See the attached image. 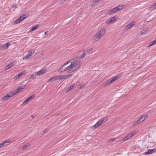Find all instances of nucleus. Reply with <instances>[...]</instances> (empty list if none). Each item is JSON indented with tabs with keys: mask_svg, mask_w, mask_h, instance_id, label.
I'll list each match as a JSON object with an SVG mask.
<instances>
[{
	"mask_svg": "<svg viewBox=\"0 0 156 156\" xmlns=\"http://www.w3.org/2000/svg\"><path fill=\"white\" fill-rule=\"evenodd\" d=\"M66 75V77H67V78H69V77H71L73 75V74H67V75Z\"/></svg>",
	"mask_w": 156,
	"mask_h": 156,
	"instance_id": "nucleus-45",
	"label": "nucleus"
},
{
	"mask_svg": "<svg viewBox=\"0 0 156 156\" xmlns=\"http://www.w3.org/2000/svg\"><path fill=\"white\" fill-rule=\"evenodd\" d=\"M51 80L55 81V79L54 76L51 77L48 81V82H49Z\"/></svg>",
	"mask_w": 156,
	"mask_h": 156,
	"instance_id": "nucleus-41",
	"label": "nucleus"
},
{
	"mask_svg": "<svg viewBox=\"0 0 156 156\" xmlns=\"http://www.w3.org/2000/svg\"><path fill=\"white\" fill-rule=\"evenodd\" d=\"M29 16V14L28 13H26L25 14L23 15L22 16L19 17L15 21V24H17L25 19L27 18Z\"/></svg>",
	"mask_w": 156,
	"mask_h": 156,
	"instance_id": "nucleus-2",
	"label": "nucleus"
},
{
	"mask_svg": "<svg viewBox=\"0 0 156 156\" xmlns=\"http://www.w3.org/2000/svg\"><path fill=\"white\" fill-rule=\"evenodd\" d=\"M73 66V65L72 64H70L69 66V67L68 68L67 72L69 73H71L76 70V69Z\"/></svg>",
	"mask_w": 156,
	"mask_h": 156,
	"instance_id": "nucleus-7",
	"label": "nucleus"
},
{
	"mask_svg": "<svg viewBox=\"0 0 156 156\" xmlns=\"http://www.w3.org/2000/svg\"><path fill=\"white\" fill-rule=\"evenodd\" d=\"M108 120L107 117H104L99 120L95 124L91 127L92 129H95L97 128L101 125L103 122H105Z\"/></svg>",
	"mask_w": 156,
	"mask_h": 156,
	"instance_id": "nucleus-1",
	"label": "nucleus"
},
{
	"mask_svg": "<svg viewBox=\"0 0 156 156\" xmlns=\"http://www.w3.org/2000/svg\"><path fill=\"white\" fill-rule=\"evenodd\" d=\"M58 72L59 73H61L62 72L66 70V68H65L63 65L60 67L58 70Z\"/></svg>",
	"mask_w": 156,
	"mask_h": 156,
	"instance_id": "nucleus-18",
	"label": "nucleus"
},
{
	"mask_svg": "<svg viewBox=\"0 0 156 156\" xmlns=\"http://www.w3.org/2000/svg\"><path fill=\"white\" fill-rule=\"evenodd\" d=\"M12 8H16V5H14L12 6Z\"/></svg>",
	"mask_w": 156,
	"mask_h": 156,
	"instance_id": "nucleus-52",
	"label": "nucleus"
},
{
	"mask_svg": "<svg viewBox=\"0 0 156 156\" xmlns=\"http://www.w3.org/2000/svg\"><path fill=\"white\" fill-rule=\"evenodd\" d=\"M95 3H96L97 4V3H98L99 2V0H95L94 1Z\"/></svg>",
	"mask_w": 156,
	"mask_h": 156,
	"instance_id": "nucleus-50",
	"label": "nucleus"
},
{
	"mask_svg": "<svg viewBox=\"0 0 156 156\" xmlns=\"http://www.w3.org/2000/svg\"><path fill=\"white\" fill-rule=\"evenodd\" d=\"M74 84L71 85L70 86V87L67 89V91H66V93L69 90H72V89H73L74 87Z\"/></svg>",
	"mask_w": 156,
	"mask_h": 156,
	"instance_id": "nucleus-36",
	"label": "nucleus"
},
{
	"mask_svg": "<svg viewBox=\"0 0 156 156\" xmlns=\"http://www.w3.org/2000/svg\"><path fill=\"white\" fill-rule=\"evenodd\" d=\"M10 45L11 43L10 42H8L5 44H3L4 48L5 49H7Z\"/></svg>",
	"mask_w": 156,
	"mask_h": 156,
	"instance_id": "nucleus-25",
	"label": "nucleus"
},
{
	"mask_svg": "<svg viewBox=\"0 0 156 156\" xmlns=\"http://www.w3.org/2000/svg\"><path fill=\"white\" fill-rule=\"evenodd\" d=\"M93 48H88L87 50L84 49V51H85L87 54L89 55V54L92 53V52L93 50Z\"/></svg>",
	"mask_w": 156,
	"mask_h": 156,
	"instance_id": "nucleus-22",
	"label": "nucleus"
},
{
	"mask_svg": "<svg viewBox=\"0 0 156 156\" xmlns=\"http://www.w3.org/2000/svg\"><path fill=\"white\" fill-rule=\"evenodd\" d=\"M36 77V74H32L29 77V79H34Z\"/></svg>",
	"mask_w": 156,
	"mask_h": 156,
	"instance_id": "nucleus-38",
	"label": "nucleus"
},
{
	"mask_svg": "<svg viewBox=\"0 0 156 156\" xmlns=\"http://www.w3.org/2000/svg\"><path fill=\"white\" fill-rule=\"evenodd\" d=\"M115 138H111L109 140V141H115Z\"/></svg>",
	"mask_w": 156,
	"mask_h": 156,
	"instance_id": "nucleus-49",
	"label": "nucleus"
},
{
	"mask_svg": "<svg viewBox=\"0 0 156 156\" xmlns=\"http://www.w3.org/2000/svg\"><path fill=\"white\" fill-rule=\"evenodd\" d=\"M30 145L29 143H27V144L24 145L22 147V150H25L28 148L29 146Z\"/></svg>",
	"mask_w": 156,
	"mask_h": 156,
	"instance_id": "nucleus-29",
	"label": "nucleus"
},
{
	"mask_svg": "<svg viewBox=\"0 0 156 156\" xmlns=\"http://www.w3.org/2000/svg\"><path fill=\"white\" fill-rule=\"evenodd\" d=\"M54 77L55 79V81L57 80H61V78H62L61 77V76L60 75L55 76H54Z\"/></svg>",
	"mask_w": 156,
	"mask_h": 156,
	"instance_id": "nucleus-33",
	"label": "nucleus"
},
{
	"mask_svg": "<svg viewBox=\"0 0 156 156\" xmlns=\"http://www.w3.org/2000/svg\"><path fill=\"white\" fill-rule=\"evenodd\" d=\"M61 75V79H66V78H67V77H66V75Z\"/></svg>",
	"mask_w": 156,
	"mask_h": 156,
	"instance_id": "nucleus-42",
	"label": "nucleus"
},
{
	"mask_svg": "<svg viewBox=\"0 0 156 156\" xmlns=\"http://www.w3.org/2000/svg\"><path fill=\"white\" fill-rule=\"evenodd\" d=\"M105 33V28H103L98 33L102 37Z\"/></svg>",
	"mask_w": 156,
	"mask_h": 156,
	"instance_id": "nucleus-16",
	"label": "nucleus"
},
{
	"mask_svg": "<svg viewBox=\"0 0 156 156\" xmlns=\"http://www.w3.org/2000/svg\"><path fill=\"white\" fill-rule=\"evenodd\" d=\"M117 12V10L115 9V8H113V9L110 10L108 12V14L111 15L113 13H114Z\"/></svg>",
	"mask_w": 156,
	"mask_h": 156,
	"instance_id": "nucleus-24",
	"label": "nucleus"
},
{
	"mask_svg": "<svg viewBox=\"0 0 156 156\" xmlns=\"http://www.w3.org/2000/svg\"><path fill=\"white\" fill-rule=\"evenodd\" d=\"M13 93L11 92H10L8 93L6 95L4 96L2 98V101H6L9 99L11 97H12L14 95V94H13Z\"/></svg>",
	"mask_w": 156,
	"mask_h": 156,
	"instance_id": "nucleus-3",
	"label": "nucleus"
},
{
	"mask_svg": "<svg viewBox=\"0 0 156 156\" xmlns=\"http://www.w3.org/2000/svg\"><path fill=\"white\" fill-rule=\"evenodd\" d=\"M48 31H46L44 32V34H47V33H48Z\"/></svg>",
	"mask_w": 156,
	"mask_h": 156,
	"instance_id": "nucleus-53",
	"label": "nucleus"
},
{
	"mask_svg": "<svg viewBox=\"0 0 156 156\" xmlns=\"http://www.w3.org/2000/svg\"><path fill=\"white\" fill-rule=\"evenodd\" d=\"M16 64V62H13L9 64L5 68V70H6L9 69L11 68L13 66H14Z\"/></svg>",
	"mask_w": 156,
	"mask_h": 156,
	"instance_id": "nucleus-14",
	"label": "nucleus"
},
{
	"mask_svg": "<svg viewBox=\"0 0 156 156\" xmlns=\"http://www.w3.org/2000/svg\"><path fill=\"white\" fill-rule=\"evenodd\" d=\"M83 53L80 55V56L78 57L79 58V59H80L81 58H83L85 57L86 54H87L86 52L84 51V50L83 51Z\"/></svg>",
	"mask_w": 156,
	"mask_h": 156,
	"instance_id": "nucleus-26",
	"label": "nucleus"
},
{
	"mask_svg": "<svg viewBox=\"0 0 156 156\" xmlns=\"http://www.w3.org/2000/svg\"><path fill=\"white\" fill-rule=\"evenodd\" d=\"M147 117V115H144L141 116L140 118L141 119V120H142V122L144 121Z\"/></svg>",
	"mask_w": 156,
	"mask_h": 156,
	"instance_id": "nucleus-34",
	"label": "nucleus"
},
{
	"mask_svg": "<svg viewBox=\"0 0 156 156\" xmlns=\"http://www.w3.org/2000/svg\"><path fill=\"white\" fill-rule=\"evenodd\" d=\"M101 37H101V35H100L98 33L94 36V39L95 41H97L99 40Z\"/></svg>",
	"mask_w": 156,
	"mask_h": 156,
	"instance_id": "nucleus-20",
	"label": "nucleus"
},
{
	"mask_svg": "<svg viewBox=\"0 0 156 156\" xmlns=\"http://www.w3.org/2000/svg\"><path fill=\"white\" fill-rule=\"evenodd\" d=\"M48 131V129H46L43 131V133H46Z\"/></svg>",
	"mask_w": 156,
	"mask_h": 156,
	"instance_id": "nucleus-48",
	"label": "nucleus"
},
{
	"mask_svg": "<svg viewBox=\"0 0 156 156\" xmlns=\"http://www.w3.org/2000/svg\"><path fill=\"white\" fill-rule=\"evenodd\" d=\"M136 133V132L135 131H133V132L130 133L128 134L126 136L129 139H130L131 137H132Z\"/></svg>",
	"mask_w": 156,
	"mask_h": 156,
	"instance_id": "nucleus-21",
	"label": "nucleus"
},
{
	"mask_svg": "<svg viewBox=\"0 0 156 156\" xmlns=\"http://www.w3.org/2000/svg\"><path fill=\"white\" fill-rule=\"evenodd\" d=\"M84 87V85L83 84H80L79 86V89H81Z\"/></svg>",
	"mask_w": 156,
	"mask_h": 156,
	"instance_id": "nucleus-47",
	"label": "nucleus"
},
{
	"mask_svg": "<svg viewBox=\"0 0 156 156\" xmlns=\"http://www.w3.org/2000/svg\"><path fill=\"white\" fill-rule=\"evenodd\" d=\"M66 1V0H61L60 2V3H62Z\"/></svg>",
	"mask_w": 156,
	"mask_h": 156,
	"instance_id": "nucleus-51",
	"label": "nucleus"
},
{
	"mask_svg": "<svg viewBox=\"0 0 156 156\" xmlns=\"http://www.w3.org/2000/svg\"><path fill=\"white\" fill-rule=\"evenodd\" d=\"M80 60V59H79V58H78V57H77L74 58L73 59H71L68 62H69V63L71 62V64L73 65V64H74L75 63L77 62L78 61Z\"/></svg>",
	"mask_w": 156,
	"mask_h": 156,
	"instance_id": "nucleus-6",
	"label": "nucleus"
},
{
	"mask_svg": "<svg viewBox=\"0 0 156 156\" xmlns=\"http://www.w3.org/2000/svg\"><path fill=\"white\" fill-rule=\"evenodd\" d=\"M125 8V6L124 5H119L118 6L116 7L115 8V9H116L117 11H119L120 10H121Z\"/></svg>",
	"mask_w": 156,
	"mask_h": 156,
	"instance_id": "nucleus-15",
	"label": "nucleus"
},
{
	"mask_svg": "<svg viewBox=\"0 0 156 156\" xmlns=\"http://www.w3.org/2000/svg\"><path fill=\"white\" fill-rule=\"evenodd\" d=\"M129 139H128V138H127V137L126 136V137H125V138H124L123 139V140H121V142H122V141H126V140H128Z\"/></svg>",
	"mask_w": 156,
	"mask_h": 156,
	"instance_id": "nucleus-43",
	"label": "nucleus"
},
{
	"mask_svg": "<svg viewBox=\"0 0 156 156\" xmlns=\"http://www.w3.org/2000/svg\"><path fill=\"white\" fill-rule=\"evenodd\" d=\"M26 85L19 87L17 89H16L13 92V94L15 95L18 92L21 91L23 89L25 88L26 87Z\"/></svg>",
	"mask_w": 156,
	"mask_h": 156,
	"instance_id": "nucleus-4",
	"label": "nucleus"
},
{
	"mask_svg": "<svg viewBox=\"0 0 156 156\" xmlns=\"http://www.w3.org/2000/svg\"><path fill=\"white\" fill-rule=\"evenodd\" d=\"M38 26V25H36L33 27L31 29H30V31L31 32L36 29L37 28Z\"/></svg>",
	"mask_w": 156,
	"mask_h": 156,
	"instance_id": "nucleus-32",
	"label": "nucleus"
},
{
	"mask_svg": "<svg viewBox=\"0 0 156 156\" xmlns=\"http://www.w3.org/2000/svg\"><path fill=\"white\" fill-rule=\"evenodd\" d=\"M156 149L155 148L152 149H149L147 150V151L144 152L145 154H149L154 153L156 151Z\"/></svg>",
	"mask_w": 156,
	"mask_h": 156,
	"instance_id": "nucleus-9",
	"label": "nucleus"
},
{
	"mask_svg": "<svg viewBox=\"0 0 156 156\" xmlns=\"http://www.w3.org/2000/svg\"><path fill=\"white\" fill-rule=\"evenodd\" d=\"M35 97V95L34 94H33L31 95L29 98L25 99L23 102V104H26L30 100H32L33 98H34Z\"/></svg>",
	"mask_w": 156,
	"mask_h": 156,
	"instance_id": "nucleus-8",
	"label": "nucleus"
},
{
	"mask_svg": "<svg viewBox=\"0 0 156 156\" xmlns=\"http://www.w3.org/2000/svg\"><path fill=\"white\" fill-rule=\"evenodd\" d=\"M69 63V62H67L66 63H65L63 65V66H64L65 68H66V71H67L68 68L69 67V66H67V65Z\"/></svg>",
	"mask_w": 156,
	"mask_h": 156,
	"instance_id": "nucleus-35",
	"label": "nucleus"
},
{
	"mask_svg": "<svg viewBox=\"0 0 156 156\" xmlns=\"http://www.w3.org/2000/svg\"><path fill=\"white\" fill-rule=\"evenodd\" d=\"M81 63L82 62L81 61H78L77 62L75 63L74 64H73V66L76 69L80 66Z\"/></svg>",
	"mask_w": 156,
	"mask_h": 156,
	"instance_id": "nucleus-12",
	"label": "nucleus"
},
{
	"mask_svg": "<svg viewBox=\"0 0 156 156\" xmlns=\"http://www.w3.org/2000/svg\"><path fill=\"white\" fill-rule=\"evenodd\" d=\"M156 43V39H155L154 40L152 41L151 42H150L149 44L148 45V46H149V47L155 44Z\"/></svg>",
	"mask_w": 156,
	"mask_h": 156,
	"instance_id": "nucleus-28",
	"label": "nucleus"
},
{
	"mask_svg": "<svg viewBox=\"0 0 156 156\" xmlns=\"http://www.w3.org/2000/svg\"><path fill=\"white\" fill-rule=\"evenodd\" d=\"M151 10H153L154 9H156V2L150 8Z\"/></svg>",
	"mask_w": 156,
	"mask_h": 156,
	"instance_id": "nucleus-31",
	"label": "nucleus"
},
{
	"mask_svg": "<svg viewBox=\"0 0 156 156\" xmlns=\"http://www.w3.org/2000/svg\"><path fill=\"white\" fill-rule=\"evenodd\" d=\"M135 24V22H132L126 26L125 27V29L126 30H128L129 29L131 28L132 27H133Z\"/></svg>",
	"mask_w": 156,
	"mask_h": 156,
	"instance_id": "nucleus-11",
	"label": "nucleus"
},
{
	"mask_svg": "<svg viewBox=\"0 0 156 156\" xmlns=\"http://www.w3.org/2000/svg\"><path fill=\"white\" fill-rule=\"evenodd\" d=\"M120 75H118L117 76H116L113 78H112L110 79L109 80H110L111 82H112V83L114 81H115L116 80L118 79L120 77Z\"/></svg>",
	"mask_w": 156,
	"mask_h": 156,
	"instance_id": "nucleus-17",
	"label": "nucleus"
},
{
	"mask_svg": "<svg viewBox=\"0 0 156 156\" xmlns=\"http://www.w3.org/2000/svg\"><path fill=\"white\" fill-rule=\"evenodd\" d=\"M90 4L92 6H93V5H96V3H95L94 1H93V2H91Z\"/></svg>",
	"mask_w": 156,
	"mask_h": 156,
	"instance_id": "nucleus-46",
	"label": "nucleus"
},
{
	"mask_svg": "<svg viewBox=\"0 0 156 156\" xmlns=\"http://www.w3.org/2000/svg\"><path fill=\"white\" fill-rule=\"evenodd\" d=\"M141 120V119L140 117L134 123H133V126H136L139 124L141 123L142 122V120Z\"/></svg>",
	"mask_w": 156,
	"mask_h": 156,
	"instance_id": "nucleus-19",
	"label": "nucleus"
},
{
	"mask_svg": "<svg viewBox=\"0 0 156 156\" xmlns=\"http://www.w3.org/2000/svg\"><path fill=\"white\" fill-rule=\"evenodd\" d=\"M23 72H21L19 74H17L16 76V78H18L20 77L23 74Z\"/></svg>",
	"mask_w": 156,
	"mask_h": 156,
	"instance_id": "nucleus-37",
	"label": "nucleus"
},
{
	"mask_svg": "<svg viewBox=\"0 0 156 156\" xmlns=\"http://www.w3.org/2000/svg\"><path fill=\"white\" fill-rule=\"evenodd\" d=\"M116 20L117 19L115 18V16L106 21L105 23L108 24L113 22H115Z\"/></svg>",
	"mask_w": 156,
	"mask_h": 156,
	"instance_id": "nucleus-10",
	"label": "nucleus"
},
{
	"mask_svg": "<svg viewBox=\"0 0 156 156\" xmlns=\"http://www.w3.org/2000/svg\"><path fill=\"white\" fill-rule=\"evenodd\" d=\"M9 141H10V140H7L4 141L3 142L1 143L0 144V148L2 147L5 144L9 143Z\"/></svg>",
	"mask_w": 156,
	"mask_h": 156,
	"instance_id": "nucleus-27",
	"label": "nucleus"
},
{
	"mask_svg": "<svg viewBox=\"0 0 156 156\" xmlns=\"http://www.w3.org/2000/svg\"><path fill=\"white\" fill-rule=\"evenodd\" d=\"M80 60V59H79V58H78V57H77L74 58L73 59H71L68 62H69V63L71 62V64L73 65V64H74L75 63L77 62L78 61Z\"/></svg>",
	"mask_w": 156,
	"mask_h": 156,
	"instance_id": "nucleus-5",
	"label": "nucleus"
},
{
	"mask_svg": "<svg viewBox=\"0 0 156 156\" xmlns=\"http://www.w3.org/2000/svg\"><path fill=\"white\" fill-rule=\"evenodd\" d=\"M29 54L28 53L23 58V59H27L29 58V57L30 56H29Z\"/></svg>",
	"mask_w": 156,
	"mask_h": 156,
	"instance_id": "nucleus-40",
	"label": "nucleus"
},
{
	"mask_svg": "<svg viewBox=\"0 0 156 156\" xmlns=\"http://www.w3.org/2000/svg\"><path fill=\"white\" fill-rule=\"evenodd\" d=\"M34 51H29L28 53L29 54V56H31L34 53Z\"/></svg>",
	"mask_w": 156,
	"mask_h": 156,
	"instance_id": "nucleus-39",
	"label": "nucleus"
},
{
	"mask_svg": "<svg viewBox=\"0 0 156 156\" xmlns=\"http://www.w3.org/2000/svg\"><path fill=\"white\" fill-rule=\"evenodd\" d=\"M46 73V70L44 69H42L36 73L38 75H42Z\"/></svg>",
	"mask_w": 156,
	"mask_h": 156,
	"instance_id": "nucleus-13",
	"label": "nucleus"
},
{
	"mask_svg": "<svg viewBox=\"0 0 156 156\" xmlns=\"http://www.w3.org/2000/svg\"><path fill=\"white\" fill-rule=\"evenodd\" d=\"M112 83V82L110 81V80L109 79L107 81H106L103 84V87H105L106 86L109 85L110 84Z\"/></svg>",
	"mask_w": 156,
	"mask_h": 156,
	"instance_id": "nucleus-23",
	"label": "nucleus"
},
{
	"mask_svg": "<svg viewBox=\"0 0 156 156\" xmlns=\"http://www.w3.org/2000/svg\"><path fill=\"white\" fill-rule=\"evenodd\" d=\"M4 49L3 44H0V50H3Z\"/></svg>",
	"mask_w": 156,
	"mask_h": 156,
	"instance_id": "nucleus-44",
	"label": "nucleus"
},
{
	"mask_svg": "<svg viewBox=\"0 0 156 156\" xmlns=\"http://www.w3.org/2000/svg\"><path fill=\"white\" fill-rule=\"evenodd\" d=\"M148 31L147 29H145L143 30L140 33L141 35H143L144 34H146Z\"/></svg>",
	"mask_w": 156,
	"mask_h": 156,
	"instance_id": "nucleus-30",
	"label": "nucleus"
}]
</instances>
